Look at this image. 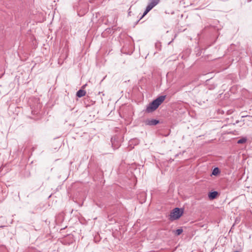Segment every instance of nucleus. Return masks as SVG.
I'll return each instance as SVG.
<instances>
[{"mask_svg": "<svg viewBox=\"0 0 252 252\" xmlns=\"http://www.w3.org/2000/svg\"><path fill=\"white\" fill-rule=\"evenodd\" d=\"M115 140H116L115 137H112L111 139V142L112 143V147H113L114 148H117V147H116L114 146V143H115Z\"/></svg>", "mask_w": 252, "mask_h": 252, "instance_id": "9d476101", "label": "nucleus"}, {"mask_svg": "<svg viewBox=\"0 0 252 252\" xmlns=\"http://www.w3.org/2000/svg\"><path fill=\"white\" fill-rule=\"evenodd\" d=\"M165 95H161L155 100L150 103L147 106L146 112L151 113L155 111L158 107L164 101L165 99Z\"/></svg>", "mask_w": 252, "mask_h": 252, "instance_id": "f257e3e1", "label": "nucleus"}, {"mask_svg": "<svg viewBox=\"0 0 252 252\" xmlns=\"http://www.w3.org/2000/svg\"><path fill=\"white\" fill-rule=\"evenodd\" d=\"M183 232V229L180 228V229H177L175 232V234L176 235H180Z\"/></svg>", "mask_w": 252, "mask_h": 252, "instance_id": "1a4fd4ad", "label": "nucleus"}, {"mask_svg": "<svg viewBox=\"0 0 252 252\" xmlns=\"http://www.w3.org/2000/svg\"><path fill=\"white\" fill-rule=\"evenodd\" d=\"M220 172V170L218 167L215 168L212 172V174L214 175H217Z\"/></svg>", "mask_w": 252, "mask_h": 252, "instance_id": "0eeeda50", "label": "nucleus"}, {"mask_svg": "<svg viewBox=\"0 0 252 252\" xmlns=\"http://www.w3.org/2000/svg\"><path fill=\"white\" fill-rule=\"evenodd\" d=\"M160 1V0H150L146 10L141 19L146 15L153 8L156 6Z\"/></svg>", "mask_w": 252, "mask_h": 252, "instance_id": "7ed1b4c3", "label": "nucleus"}, {"mask_svg": "<svg viewBox=\"0 0 252 252\" xmlns=\"http://www.w3.org/2000/svg\"><path fill=\"white\" fill-rule=\"evenodd\" d=\"M239 252L236 251V252Z\"/></svg>", "mask_w": 252, "mask_h": 252, "instance_id": "f8f14e48", "label": "nucleus"}, {"mask_svg": "<svg viewBox=\"0 0 252 252\" xmlns=\"http://www.w3.org/2000/svg\"><path fill=\"white\" fill-rule=\"evenodd\" d=\"M158 123L159 121L155 119L147 120L145 121V124L149 126H155Z\"/></svg>", "mask_w": 252, "mask_h": 252, "instance_id": "20e7f679", "label": "nucleus"}, {"mask_svg": "<svg viewBox=\"0 0 252 252\" xmlns=\"http://www.w3.org/2000/svg\"><path fill=\"white\" fill-rule=\"evenodd\" d=\"M247 141V139L246 138H242L240 139H239L238 141H237V143L238 144H243V143H244L246 142Z\"/></svg>", "mask_w": 252, "mask_h": 252, "instance_id": "6e6552de", "label": "nucleus"}, {"mask_svg": "<svg viewBox=\"0 0 252 252\" xmlns=\"http://www.w3.org/2000/svg\"><path fill=\"white\" fill-rule=\"evenodd\" d=\"M218 194V192L217 191H214L210 192L208 195V196L210 199H214L217 196Z\"/></svg>", "mask_w": 252, "mask_h": 252, "instance_id": "39448f33", "label": "nucleus"}, {"mask_svg": "<svg viewBox=\"0 0 252 252\" xmlns=\"http://www.w3.org/2000/svg\"><path fill=\"white\" fill-rule=\"evenodd\" d=\"M252 0H248L249 1H251Z\"/></svg>", "mask_w": 252, "mask_h": 252, "instance_id": "9b49d317", "label": "nucleus"}, {"mask_svg": "<svg viewBox=\"0 0 252 252\" xmlns=\"http://www.w3.org/2000/svg\"><path fill=\"white\" fill-rule=\"evenodd\" d=\"M86 92L83 90H79L76 93V95L78 97H81L85 95Z\"/></svg>", "mask_w": 252, "mask_h": 252, "instance_id": "423d86ee", "label": "nucleus"}, {"mask_svg": "<svg viewBox=\"0 0 252 252\" xmlns=\"http://www.w3.org/2000/svg\"><path fill=\"white\" fill-rule=\"evenodd\" d=\"M183 211L182 210L176 208L172 210L170 214V219L175 220L178 219L182 215Z\"/></svg>", "mask_w": 252, "mask_h": 252, "instance_id": "f03ea898", "label": "nucleus"}]
</instances>
